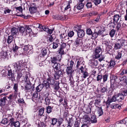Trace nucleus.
I'll return each instance as SVG.
<instances>
[{"label":"nucleus","mask_w":127,"mask_h":127,"mask_svg":"<svg viewBox=\"0 0 127 127\" xmlns=\"http://www.w3.org/2000/svg\"><path fill=\"white\" fill-rule=\"evenodd\" d=\"M116 23H117V24L116 28H117V30H118L121 26V24L122 23V21L120 19V20L119 22L118 21V22H116Z\"/></svg>","instance_id":"c756f323"},{"label":"nucleus","mask_w":127,"mask_h":127,"mask_svg":"<svg viewBox=\"0 0 127 127\" xmlns=\"http://www.w3.org/2000/svg\"><path fill=\"white\" fill-rule=\"evenodd\" d=\"M94 2L95 5H98L101 2V0H94Z\"/></svg>","instance_id":"bf43d9fd"},{"label":"nucleus","mask_w":127,"mask_h":127,"mask_svg":"<svg viewBox=\"0 0 127 127\" xmlns=\"http://www.w3.org/2000/svg\"><path fill=\"white\" fill-rule=\"evenodd\" d=\"M15 127H20V124L18 121H17L15 123H14L13 124Z\"/></svg>","instance_id":"3c124183"},{"label":"nucleus","mask_w":127,"mask_h":127,"mask_svg":"<svg viewBox=\"0 0 127 127\" xmlns=\"http://www.w3.org/2000/svg\"><path fill=\"white\" fill-rule=\"evenodd\" d=\"M86 6L88 8H91L92 6V3L90 2H88L86 3Z\"/></svg>","instance_id":"a19ab883"},{"label":"nucleus","mask_w":127,"mask_h":127,"mask_svg":"<svg viewBox=\"0 0 127 127\" xmlns=\"http://www.w3.org/2000/svg\"><path fill=\"white\" fill-rule=\"evenodd\" d=\"M13 88L16 92H17L18 90V85L17 84H15Z\"/></svg>","instance_id":"774afa93"},{"label":"nucleus","mask_w":127,"mask_h":127,"mask_svg":"<svg viewBox=\"0 0 127 127\" xmlns=\"http://www.w3.org/2000/svg\"><path fill=\"white\" fill-rule=\"evenodd\" d=\"M110 105V106L112 109H116L117 108H119V107H120L119 104L115 103H112Z\"/></svg>","instance_id":"aec40b11"},{"label":"nucleus","mask_w":127,"mask_h":127,"mask_svg":"<svg viewBox=\"0 0 127 127\" xmlns=\"http://www.w3.org/2000/svg\"><path fill=\"white\" fill-rule=\"evenodd\" d=\"M98 34L96 32H95L92 34V37L94 38H96L98 36Z\"/></svg>","instance_id":"338daca9"},{"label":"nucleus","mask_w":127,"mask_h":127,"mask_svg":"<svg viewBox=\"0 0 127 127\" xmlns=\"http://www.w3.org/2000/svg\"><path fill=\"white\" fill-rule=\"evenodd\" d=\"M83 61L82 59H79L78 60L77 62V65H76V67L78 68L80 65L82 64L83 63Z\"/></svg>","instance_id":"cd10ccee"},{"label":"nucleus","mask_w":127,"mask_h":127,"mask_svg":"<svg viewBox=\"0 0 127 127\" xmlns=\"http://www.w3.org/2000/svg\"><path fill=\"white\" fill-rule=\"evenodd\" d=\"M48 80L50 82L49 83L50 85H53L54 84L55 82L54 80L49 78L48 79Z\"/></svg>","instance_id":"37998d69"},{"label":"nucleus","mask_w":127,"mask_h":127,"mask_svg":"<svg viewBox=\"0 0 127 127\" xmlns=\"http://www.w3.org/2000/svg\"><path fill=\"white\" fill-rule=\"evenodd\" d=\"M8 77L9 79L12 81L15 80L14 74L12 73V70L11 69L8 71Z\"/></svg>","instance_id":"6e6552de"},{"label":"nucleus","mask_w":127,"mask_h":127,"mask_svg":"<svg viewBox=\"0 0 127 127\" xmlns=\"http://www.w3.org/2000/svg\"><path fill=\"white\" fill-rule=\"evenodd\" d=\"M60 59H57V58L55 57H53L52 58H51V62L52 64L57 63L56 62L58 60L60 61Z\"/></svg>","instance_id":"bb28decb"},{"label":"nucleus","mask_w":127,"mask_h":127,"mask_svg":"<svg viewBox=\"0 0 127 127\" xmlns=\"http://www.w3.org/2000/svg\"><path fill=\"white\" fill-rule=\"evenodd\" d=\"M38 25V28L40 29L41 30V29H42L44 31H47L48 29L47 28V27L41 25L39 24Z\"/></svg>","instance_id":"c85d7f7f"},{"label":"nucleus","mask_w":127,"mask_h":127,"mask_svg":"<svg viewBox=\"0 0 127 127\" xmlns=\"http://www.w3.org/2000/svg\"><path fill=\"white\" fill-rule=\"evenodd\" d=\"M108 77V76L106 74H105L103 76H102V78H103V82H105L107 80Z\"/></svg>","instance_id":"5fc2aeb1"},{"label":"nucleus","mask_w":127,"mask_h":127,"mask_svg":"<svg viewBox=\"0 0 127 127\" xmlns=\"http://www.w3.org/2000/svg\"><path fill=\"white\" fill-rule=\"evenodd\" d=\"M86 32L87 34L89 35H92L93 33L91 29H89L87 30Z\"/></svg>","instance_id":"6e6d98bb"},{"label":"nucleus","mask_w":127,"mask_h":127,"mask_svg":"<svg viewBox=\"0 0 127 127\" xmlns=\"http://www.w3.org/2000/svg\"><path fill=\"white\" fill-rule=\"evenodd\" d=\"M70 3L69 1H67L64 4L63 3L62 4V6H61V9L63 11L66 12L68 10L69 11H70L71 8Z\"/></svg>","instance_id":"f03ea898"},{"label":"nucleus","mask_w":127,"mask_h":127,"mask_svg":"<svg viewBox=\"0 0 127 127\" xmlns=\"http://www.w3.org/2000/svg\"><path fill=\"white\" fill-rule=\"evenodd\" d=\"M109 64L108 67L110 68H112L115 65V63L114 61L111 60L109 63Z\"/></svg>","instance_id":"393cba45"},{"label":"nucleus","mask_w":127,"mask_h":127,"mask_svg":"<svg viewBox=\"0 0 127 127\" xmlns=\"http://www.w3.org/2000/svg\"><path fill=\"white\" fill-rule=\"evenodd\" d=\"M38 93L37 92H35L33 94L32 96V99H35V98H36L38 97Z\"/></svg>","instance_id":"8fccbe9b"},{"label":"nucleus","mask_w":127,"mask_h":127,"mask_svg":"<svg viewBox=\"0 0 127 127\" xmlns=\"http://www.w3.org/2000/svg\"><path fill=\"white\" fill-rule=\"evenodd\" d=\"M109 42L108 39H103L102 40V43L105 44L106 46H108L109 45Z\"/></svg>","instance_id":"a878e982"},{"label":"nucleus","mask_w":127,"mask_h":127,"mask_svg":"<svg viewBox=\"0 0 127 127\" xmlns=\"http://www.w3.org/2000/svg\"><path fill=\"white\" fill-rule=\"evenodd\" d=\"M8 120L6 118H5L3 119L0 122V123L3 124L4 125H6L7 123Z\"/></svg>","instance_id":"72a5a7b5"},{"label":"nucleus","mask_w":127,"mask_h":127,"mask_svg":"<svg viewBox=\"0 0 127 127\" xmlns=\"http://www.w3.org/2000/svg\"><path fill=\"white\" fill-rule=\"evenodd\" d=\"M44 109L41 108L39 110V114L40 116H42L44 112Z\"/></svg>","instance_id":"603ef678"},{"label":"nucleus","mask_w":127,"mask_h":127,"mask_svg":"<svg viewBox=\"0 0 127 127\" xmlns=\"http://www.w3.org/2000/svg\"><path fill=\"white\" fill-rule=\"evenodd\" d=\"M51 44L52 45V48L53 49H56L59 46L58 43L56 42H53Z\"/></svg>","instance_id":"7c9ffc66"},{"label":"nucleus","mask_w":127,"mask_h":127,"mask_svg":"<svg viewBox=\"0 0 127 127\" xmlns=\"http://www.w3.org/2000/svg\"><path fill=\"white\" fill-rule=\"evenodd\" d=\"M78 36L80 38H81L84 36L85 35V32L83 30H78L77 32Z\"/></svg>","instance_id":"ddd939ff"},{"label":"nucleus","mask_w":127,"mask_h":127,"mask_svg":"<svg viewBox=\"0 0 127 127\" xmlns=\"http://www.w3.org/2000/svg\"><path fill=\"white\" fill-rule=\"evenodd\" d=\"M90 122L92 123H95L97 122V119L95 116L93 115L91 117Z\"/></svg>","instance_id":"5701e85b"},{"label":"nucleus","mask_w":127,"mask_h":127,"mask_svg":"<svg viewBox=\"0 0 127 127\" xmlns=\"http://www.w3.org/2000/svg\"><path fill=\"white\" fill-rule=\"evenodd\" d=\"M84 6V4L82 2H79L78 3V4L77 5L76 8L80 10L82 9Z\"/></svg>","instance_id":"b1692460"},{"label":"nucleus","mask_w":127,"mask_h":127,"mask_svg":"<svg viewBox=\"0 0 127 127\" xmlns=\"http://www.w3.org/2000/svg\"><path fill=\"white\" fill-rule=\"evenodd\" d=\"M45 101L46 102L47 104H49L50 103V100L49 97H47L45 99Z\"/></svg>","instance_id":"052dcab7"},{"label":"nucleus","mask_w":127,"mask_h":127,"mask_svg":"<svg viewBox=\"0 0 127 127\" xmlns=\"http://www.w3.org/2000/svg\"><path fill=\"white\" fill-rule=\"evenodd\" d=\"M13 39V38L12 36H8L7 39V42L8 44L10 43Z\"/></svg>","instance_id":"2f4dec72"},{"label":"nucleus","mask_w":127,"mask_h":127,"mask_svg":"<svg viewBox=\"0 0 127 127\" xmlns=\"http://www.w3.org/2000/svg\"><path fill=\"white\" fill-rule=\"evenodd\" d=\"M83 44L82 39L78 37L75 40L74 44L76 46H80Z\"/></svg>","instance_id":"0eeeda50"},{"label":"nucleus","mask_w":127,"mask_h":127,"mask_svg":"<svg viewBox=\"0 0 127 127\" xmlns=\"http://www.w3.org/2000/svg\"><path fill=\"white\" fill-rule=\"evenodd\" d=\"M82 73H83V77L84 78H86L88 76V72L86 71Z\"/></svg>","instance_id":"13d9d810"},{"label":"nucleus","mask_w":127,"mask_h":127,"mask_svg":"<svg viewBox=\"0 0 127 127\" xmlns=\"http://www.w3.org/2000/svg\"><path fill=\"white\" fill-rule=\"evenodd\" d=\"M18 32V29L15 27L12 28L11 30V34L13 35L16 34Z\"/></svg>","instance_id":"412c9836"},{"label":"nucleus","mask_w":127,"mask_h":127,"mask_svg":"<svg viewBox=\"0 0 127 127\" xmlns=\"http://www.w3.org/2000/svg\"><path fill=\"white\" fill-rule=\"evenodd\" d=\"M42 55L43 56L45 55L47 53V50L45 49H43L41 51Z\"/></svg>","instance_id":"09e8293b"},{"label":"nucleus","mask_w":127,"mask_h":127,"mask_svg":"<svg viewBox=\"0 0 127 127\" xmlns=\"http://www.w3.org/2000/svg\"><path fill=\"white\" fill-rule=\"evenodd\" d=\"M123 52L122 51L120 52H117V55L115 57V58L118 60H120L121 58L122 53Z\"/></svg>","instance_id":"a211bd4d"},{"label":"nucleus","mask_w":127,"mask_h":127,"mask_svg":"<svg viewBox=\"0 0 127 127\" xmlns=\"http://www.w3.org/2000/svg\"><path fill=\"white\" fill-rule=\"evenodd\" d=\"M121 46L120 44L119 43H117L115 44L114 48L116 49H119L120 48Z\"/></svg>","instance_id":"c9c22d12"},{"label":"nucleus","mask_w":127,"mask_h":127,"mask_svg":"<svg viewBox=\"0 0 127 127\" xmlns=\"http://www.w3.org/2000/svg\"><path fill=\"white\" fill-rule=\"evenodd\" d=\"M115 32V30L114 29H112L111 30L109 33V35L111 37H112L114 36Z\"/></svg>","instance_id":"58836bf2"},{"label":"nucleus","mask_w":127,"mask_h":127,"mask_svg":"<svg viewBox=\"0 0 127 127\" xmlns=\"http://www.w3.org/2000/svg\"><path fill=\"white\" fill-rule=\"evenodd\" d=\"M102 78V76L100 75H98L97 77V81H100Z\"/></svg>","instance_id":"680f3d73"},{"label":"nucleus","mask_w":127,"mask_h":127,"mask_svg":"<svg viewBox=\"0 0 127 127\" xmlns=\"http://www.w3.org/2000/svg\"><path fill=\"white\" fill-rule=\"evenodd\" d=\"M17 10H18L20 12H22L23 11L22 8L21 6L15 7Z\"/></svg>","instance_id":"0e129e2a"},{"label":"nucleus","mask_w":127,"mask_h":127,"mask_svg":"<svg viewBox=\"0 0 127 127\" xmlns=\"http://www.w3.org/2000/svg\"><path fill=\"white\" fill-rule=\"evenodd\" d=\"M60 37L61 40L64 42H67L69 39L68 36L64 33L61 34L60 35Z\"/></svg>","instance_id":"1a4fd4ad"},{"label":"nucleus","mask_w":127,"mask_h":127,"mask_svg":"<svg viewBox=\"0 0 127 127\" xmlns=\"http://www.w3.org/2000/svg\"><path fill=\"white\" fill-rule=\"evenodd\" d=\"M62 75V72L61 70H59L55 73L54 76L56 79H57L60 76Z\"/></svg>","instance_id":"f3484780"},{"label":"nucleus","mask_w":127,"mask_h":127,"mask_svg":"<svg viewBox=\"0 0 127 127\" xmlns=\"http://www.w3.org/2000/svg\"><path fill=\"white\" fill-rule=\"evenodd\" d=\"M120 42L121 44V46H124L126 47H127V45H125V40L123 39H121L120 40Z\"/></svg>","instance_id":"79ce46f5"},{"label":"nucleus","mask_w":127,"mask_h":127,"mask_svg":"<svg viewBox=\"0 0 127 127\" xmlns=\"http://www.w3.org/2000/svg\"><path fill=\"white\" fill-rule=\"evenodd\" d=\"M120 16L119 14H116L115 15L113 16V20L114 22L110 24V26L112 27V28L115 27L116 24L115 23L119 21L120 19Z\"/></svg>","instance_id":"7ed1b4c3"},{"label":"nucleus","mask_w":127,"mask_h":127,"mask_svg":"<svg viewBox=\"0 0 127 127\" xmlns=\"http://www.w3.org/2000/svg\"><path fill=\"white\" fill-rule=\"evenodd\" d=\"M107 91V89L106 87H102L101 90L102 93H104Z\"/></svg>","instance_id":"4d7b16f0"},{"label":"nucleus","mask_w":127,"mask_h":127,"mask_svg":"<svg viewBox=\"0 0 127 127\" xmlns=\"http://www.w3.org/2000/svg\"><path fill=\"white\" fill-rule=\"evenodd\" d=\"M32 86L30 84H27L25 87V90L26 91H28L31 89Z\"/></svg>","instance_id":"f704fd0d"},{"label":"nucleus","mask_w":127,"mask_h":127,"mask_svg":"<svg viewBox=\"0 0 127 127\" xmlns=\"http://www.w3.org/2000/svg\"><path fill=\"white\" fill-rule=\"evenodd\" d=\"M52 108L50 106H49L46 108V112L48 113H50L52 111Z\"/></svg>","instance_id":"49530a36"},{"label":"nucleus","mask_w":127,"mask_h":127,"mask_svg":"<svg viewBox=\"0 0 127 127\" xmlns=\"http://www.w3.org/2000/svg\"><path fill=\"white\" fill-rule=\"evenodd\" d=\"M74 34V32L73 31H71L69 32L67 34L68 35V36L70 37H72Z\"/></svg>","instance_id":"a18cd8bd"},{"label":"nucleus","mask_w":127,"mask_h":127,"mask_svg":"<svg viewBox=\"0 0 127 127\" xmlns=\"http://www.w3.org/2000/svg\"><path fill=\"white\" fill-rule=\"evenodd\" d=\"M64 49L60 48L58 51L59 53L61 54H64V52L63 50Z\"/></svg>","instance_id":"de8ad7c7"},{"label":"nucleus","mask_w":127,"mask_h":127,"mask_svg":"<svg viewBox=\"0 0 127 127\" xmlns=\"http://www.w3.org/2000/svg\"><path fill=\"white\" fill-rule=\"evenodd\" d=\"M30 46L29 45H25L24 46V47L23 48V49L24 51H26L30 49Z\"/></svg>","instance_id":"e433bc0d"},{"label":"nucleus","mask_w":127,"mask_h":127,"mask_svg":"<svg viewBox=\"0 0 127 127\" xmlns=\"http://www.w3.org/2000/svg\"><path fill=\"white\" fill-rule=\"evenodd\" d=\"M52 65L53 68L55 69L56 70L61 69L60 64L58 63L52 64Z\"/></svg>","instance_id":"9d476101"},{"label":"nucleus","mask_w":127,"mask_h":127,"mask_svg":"<svg viewBox=\"0 0 127 127\" xmlns=\"http://www.w3.org/2000/svg\"><path fill=\"white\" fill-rule=\"evenodd\" d=\"M101 49L100 47H97L95 51L94 55L95 58L97 59L100 57V52L101 51Z\"/></svg>","instance_id":"423d86ee"},{"label":"nucleus","mask_w":127,"mask_h":127,"mask_svg":"<svg viewBox=\"0 0 127 127\" xmlns=\"http://www.w3.org/2000/svg\"><path fill=\"white\" fill-rule=\"evenodd\" d=\"M43 86H45L46 88H48L50 87V83L47 81H44V83L43 84Z\"/></svg>","instance_id":"473e14b6"},{"label":"nucleus","mask_w":127,"mask_h":127,"mask_svg":"<svg viewBox=\"0 0 127 127\" xmlns=\"http://www.w3.org/2000/svg\"><path fill=\"white\" fill-rule=\"evenodd\" d=\"M72 67L69 66H67L66 69V73L67 74H69L70 78L72 77Z\"/></svg>","instance_id":"9b49d317"},{"label":"nucleus","mask_w":127,"mask_h":127,"mask_svg":"<svg viewBox=\"0 0 127 127\" xmlns=\"http://www.w3.org/2000/svg\"><path fill=\"white\" fill-rule=\"evenodd\" d=\"M116 96L117 97L118 99L117 101H120L122 100H123L124 98V95L121 93H119L118 94L116 95Z\"/></svg>","instance_id":"4468645a"},{"label":"nucleus","mask_w":127,"mask_h":127,"mask_svg":"<svg viewBox=\"0 0 127 127\" xmlns=\"http://www.w3.org/2000/svg\"><path fill=\"white\" fill-rule=\"evenodd\" d=\"M74 64V62L72 60L69 61L68 63V66L72 67Z\"/></svg>","instance_id":"4c0bfd02"},{"label":"nucleus","mask_w":127,"mask_h":127,"mask_svg":"<svg viewBox=\"0 0 127 127\" xmlns=\"http://www.w3.org/2000/svg\"><path fill=\"white\" fill-rule=\"evenodd\" d=\"M103 112L101 108H98L97 111V116H100L103 115Z\"/></svg>","instance_id":"4be33fe9"},{"label":"nucleus","mask_w":127,"mask_h":127,"mask_svg":"<svg viewBox=\"0 0 127 127\" xmlns=\"http://www.w3.org/2000/svg\"><path fill=\"white\" fill-rule=\"evenodd\" d=\"M7 100L6 97H4L1 98L0 100V105L1 106H4L5 104L6 101Z\"/></svg>","instance_id":"2eb2a0df"},{"label":"nucleus","mask_w":127,"mask_h":127,"mask_svg":"<svg viewBox=\"0 0 127 127\" xmlns=\"http://www.w3.org/2000/svg\"><path fill=\"white\" fill-rule=\"evenodd\" d=\"M43 87V84H39L36 88V90L37 92H39L42 90Z\"/></svg>","instance_id":"6ab92c4d"},{"label":"nucleus","mask_w":127,"mask_h":127,"mask_svg":"<svg viewBox=\"0 0 127 127\" xmlns=\"http://www.w3.org/2000/svg\"><path fill=\"white\" fill-rule=\"evenodd\" d=\"M54 39L53 38V37L52 36V35H50L49 37L48 40L50 42H52L53 41Z\"/></svg>","instance_id":"e2e57ef3"},{"label":"nucleus","mask_w":127,"mask_h":127,"mask_svg":"<svg viewBox=\"0 0 127 127\" xmlns=\"http://www.w3.org/2000/svg\"><path fill=\"white\" fill-rule=\"evenodd\" d=\"M100 100L99 99H97L95 100V104L96 106L98 105L100 103Z\"/></svg>","instance_id":"864d4df0"},{"label":"nucleus","mask_w":127,"mask_h":127,"mask_svg":"<svg viewBox=\"0 0 127 127\" xmlns=\"http://www.w3.org/2000/svg\"><path fill=\"white\" fill-rule=\"evenodd\" d=\"M25 28L26 29L23 27H21L19 28V31L22 33V35L27 34L32 31L31 29L29 26H26Z\"/></svg>","instance_id":"f257e3e1"},{"label":"nucleus","mask_w":127,"mask_h":127,"mask_svg":"<svg viewBox=\"0 0 127 127\" xmlns=\"http://www.w3.org/2000/svg\"><path fill=\"white\" fill-rule=\"evenodd\" d=\"M97 12L93 11L91 12H90L89 13V15L90 16H92L93 15H97Z\"/></svg>","instance_id":"ea45409f"},{"label":"nucleus","mask_w":127,"mask_h":127,"mask_svg":"<svg viewBox=\"0 0 127 127\" xmlns=\"http://www.w3.org/2000/svg\"><path fill=\"white\" fill-rule=\"evenodd\" d=\"M74 126V127H79V123L78 122L76 121L75 122Z\"/></svg>","instance_id":"69168bd1"},{"label":"nucleus","mask_w":127,"mask_h":127,"mask_svg":"<svg viewBox=\"0 0 127 127\" xmlns=\"http://www.w3.org/2000/svg\"><path fill=\"white\" fill-rule=\"evenodd\" d=\"M117 97L116 96V95H114L110 99V98H108V100L107 101V105H110V103L112 102H116L117 101V100L118 99Z\"/></svg>","instance_id":"20e7f679"},{"label":"nucleus","mask_w":127,"mask_h":127,"mask_svg":"<svg viewBox=\"0 0 127 127\" xmlns=\"http://www.w3.org/2000/svg\"><path fill=\"white\" fill-rule=\"evenodd\" d=\"M52 123L51 125H55L57 122V119L56 118H53L52 119Z\"/></svg>","instance_id":"c03bdc74"},{"label":"nucleus","mask_w":127,"mask_h":127,"mask_svg":"<svg viewBox=\"0 0 127 127\" xmlns=\"http://www.w3.org/2000/svg\"><path fill=\"white\" fill-rule=\"evenodd\" d=\"M120 80L119 78L118 79V78H117V77L115 76L114 77H113L110 80L111 84L113 85L114 84H115L116 83H118L119 84H120V83H119V82H117V80Z\"/></svg>","instance_id":"f8f14e48"},{"label":"nucleus","mask_w":127,"mask_h":127,"mask_svg":"<svg viewBox=\"0 0 127 127\" xmlns=\"http://www.w3.org/2000/svg\"><path fill=\"white\" fill-rule=\"evenodd\" d=\"M84 119L85 124H90V118L89 117L88 115H85V116Z\"/></svg>","instance_id":"dca6fc26"},{"label":"nucleus","mask_w":127,"mask_h":127,"mask_svg":"<svg viewBox=\"0 0 127 127\" xmlns=\"http://www.w3.org/2000/svg\"><path fill=\"white\" fill-rule=\"evenodd\" d=\"M36 6L34 3H32L31 4L29 7V10L31 13H35L37 10Z\"/></svg>","instance_id":"39448f33"}]
</instances>
